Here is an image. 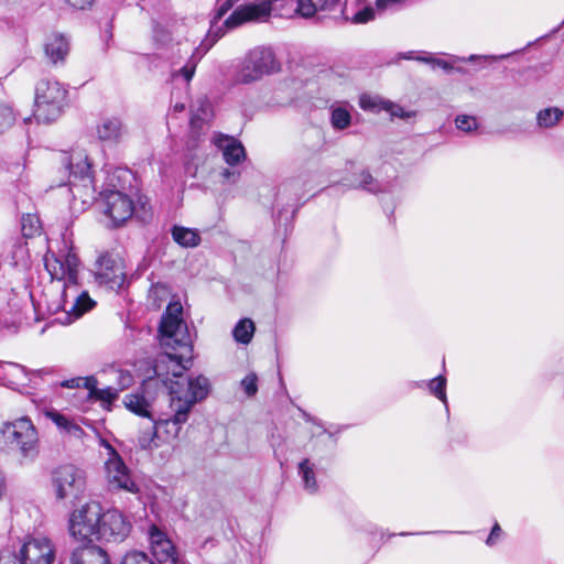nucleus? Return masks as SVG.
<instances>
[{"label": "nucleus", "mask_w": 564, "mask_h": 564, "mask_svg": "<svg viewBox=\"0 0 564 564\" xmlns=\"http://www.w3.org/2000/svg\"><path fill=\"white\" fill-rule=\"evenodd\" d=\"M79 264L80 261L74 248L68 247L66 242L57 253L48 250L44 256V265L52 279L63 281L62 308L73 313L76 318L95 304L87 292L79 293L77 290Z\"/></svg>", "instance_id": "obj_1"}, {"label": "nucleus", "mask_w": 564, "mask_h": 564, "mask_svg": "<svg viewBox=\"0 0 564 564\" xmlns=\"http://www.w3.org/2000/svg\"><path fill=\"white\" fill-rule=\"evenodd\" d=\"M67 89L57 80L42 78L35 86L33 117L39 123L58 119L66 106Z\"/></svg>", "instance_id": "obj_2"}, {"label": "nucleus", "mask_w": 564, "mask_h": 564, "mask_svg": "<svg viewBox=\"0 0 564 564\" xmlns=\"http://www.w3.org/2000/svg\"><path fill=\"white\" fill-rule=\"evenodd\" d=\"M1 433L9 448L18 452L22 458L33 460L37 456L39 435L29 417L6 422Z\"/></svg>", "instance_id": "obj_3"}, {"label": "nucleus", "mask_w": 564, "mask_h": 564, "mask_svg": "<svg viewBox=\"0 0 564 564\" xmlns=\"http://www.w3.org/2000/svg\"><path fill=\"white\" fill-rule=\"evenodd\" d=\"M365 0H297L296 12L304 17L311 18L317 11H328L339 13L344 19L351 20L352 23H367L375 18V9L365 6L361 9L349 14L348 4L351 2L356 7L362 4Z\"/></svg>", "instance_id": "obj_4"}, {"label": "nucleus", "mask_w": 564, "mask_h": 564, "mask_svg": "<svg viewBox=\"0 0 564 564\" xmlns=\"http://www.w3.org/2000/svg\"><path fill=\"white\" fill-rule=\"evenodd\" d=\"M61 163L68 173L69 191L74 198H83L93 188L94 177L91 162L84 150H73L69 153H62Z\"/></svg>", "instance_id": "obj_5"}, {"label": "nucleus", "mask_w": 564, "mask_h": 564, "mask_svg": "<svg viewBox=\"0 0 564 564\" xmlns=\"http://www.w3.org/2000/svg\"><path fill=\"white\" fill-rule=\"evenodd\" d=\"M279 62L269 47L251 50L237 68L235 80L239 84H250L279 70Z\"/></svg>", "instance_id": "obj_6"}, {"label": "nucleus", "mask_w": 564, "mask_h": 564, "mask_svg": "<svg viewBox=\"0 0 564 564\" xmlns=\"http://www.w3.org/2000/svg\"><path fill=\"white\" fill-rule=\"evenodd\" d=\"M101 507L97 502L85 503L75 510L69 519L70 534L80 541L93 542L101 522Z\"/></svg>", "instance_id": "obj_7"}, {"label": "nucleus", "mask_w": 564, "mask_h": 564, "mask_svg": "<svg viewBox=\"0 0 564 564\" xmlns=\"http://www.w3.org/2000/svg\"><path fill=\"white\" fill-rule=\"evenodd\" d=\"M53 486L57 499L76 500L86 488L85 473L70 464L59 466L53 473Z\"/></svg>", "instance_id": "obj_8"}, {"label": "nucleus", "mask_w": 564, "mask_h": 564, "mask_svg": "<svg viewBox=\"0 0 564 564\" xmlns=\"http://www.w3.org/2000/svg\"><path fill=\"white\" fill-rule=\"evenodd\" d=\"M214 144L223 153L224 161L229 165L221 171L220 175L228 184H235L240 177L239 163L246 159L243 145L232 137L218 135Z\"/></svg>", "instance_id": "obj_9"}, {"label": "nucleus", "mask_w": 564, "mask_h": 564, "mask_svg": "<svg viewBox=\"0 0 564 564\" xmlns=\"http://www.w3.org/2000/svg\"><path fill=\"white\" fill-rule=\"evenodd\" d=\"M95 279L99 285L119 291L126 282V272L121 261L112 253L104 251L96 261Z\"/></svg>", "instance_id": "obj_10"}, {"label": "nucleus", "mask_w": 564, "mask_h": 564, "mask_svg": "<svg viewBox=\"0 0 564 564\" xmlns=\"http://www.w3.org/2000/svg\"><path fill=\"white\" fill-rule=\"evenodd\" d=\"M104 204V213L118 227L130 219L134 213V205L131 197L120 189H104L100 193Z\"/></svg>", "instance_id": "obj_11"}, {"label": "nucleus", "mask_w": 564, "mask_h": 564, "mask_svg": "<svg viewBox=\"0 0 564 564\" xmlns=\"http://www.w3.org/2000/svg\"><path fill=\"white\" fill-rule=\"evenodd\" d=\"M182 314L183 307L180 303H170L162 315L159 332L162 337L173 339L180 346H188L189 334Z\"/></svg>", "instance_id": "obj_12"}, {"label": "nucleus", "mask_w": 564, "mask_h": 564, "mask_svg": "<svg viewBox=\"0 0 564 564\" xmlns=\"http://www.w3.org/2000/svg\"><path fill=\"white\" fill-rule=\"evenodd\" d=\"M131 531V523L124 516L113 509L102 513L101 522L97 531L96 541L119 543L126 540Z\"/></svg>", "instance_id": "obj_13"}, {"label": "nucleus", "mask_w": 564, "mask_h": 564, "mask_svg": "<svg viewBox=\"0 0 564 564\" xmlns=\"http://www.w3.org/2000/svg\"><path fill=\"white\" fill-rule=\"evenodd\" d=\"M210 390L209 380L204 376L191 377L187 379L186 388H181L176 381L170 387V398L177 399L182 406L188 408L192 412L193 406L207 398Z\"/></svg>", "instance_id": "obj_14"}, {"label": "nucleus", "mask_w": 564, "mask_h": 564, "mask_svg": "<svg viewBox=\"0 0 564 564\" xmlns=\"http://www.w3.org/2000/svg\"><path fill=\"white\" fill-rule=\"evenodd\" d=\"M170 409L173 412L170 417L155 420L162 442H169L176 438L183 424L187 422L191 413L187 405L185 408L182 406L177 399L170 398Z\"/></svg>", "instance_id": "obj_15"}, {"label": "nucleus", "mask_w": 564, "mask_h": 564, "mask_svg": "<svg viewBox=\"0 0 564 564\" xmlns=\"http://www.w3.org/2000/svg\"><path fill=\"white\" fill-rule=\"evenodd\" d=\"M413 54H414L413 52H409L406 55H404V58H406V59L414 58L416 61L423 62L425 64H429L433 69L438 67V68H442L446 73L456 70L462 74L465 73V69L462 67H455V64L457 62H475L477 59L497 61V59L507 58L511 55V54H502V55H498V56H496V55H484V56L470 55L467 58L458 57V56H451V58L447 61V59L435 57V56L424 53V52L420 53L417 56H413Z\"/></svg>", "instance_id": "obj_16"}, {"label": "nucleus", "mask_w": 564, "mask_h": 564, "mask_svg": "<svg viewBox=\"0 0 564 564\" xmlns=\"http://www.w3.org/2000/svg\"><path fill=\"white\" fill-rule=\"evenodd\" d=\"M54 550L48 539H31L21 546L19 560L21 564H52Z\"/></svg>", "instance_id": "obj_17"}, {"label": "nucleus", "mask_w": 564, "mask_h": 564, "mask_svg": "<svg viewBox=\"0 0 564 564\" xmlns=\"http://www.w3.org/2000/svg\"><path fill=\"white\" fill-rule=\"evenodd\" d=\"M106 471L109 484L118 489L129 492H138V485L131 479L129 470L119 456L111 457L106 463Z\"/></svg>", "instance_id": "obj_18"}, {"label": "nucleus", "mask_w": 564, "mask_h": 564, "mask_svg": "<svg viewBox=\"0 0 564 564\" xmlns=\"http://www.w3.org/2000/svg\"><path fill=\"white\" fill-rule=\"evenodd\" d=\"M308 183L307 177L297 176L283 182L276 193V202L286 200L288 204L295 207L292 210L294 215L297 210L299 203L305 194V187Z\"/></svg>", "instance_id": "obj_19"}, {"label": "nucleus", "mask_w": 564, "mask_h": 564, "mask_svg": "<svg viewBox=\"0 0 564 564\" xmlns=\"http://www.w3.org/2000/svg\"><path fill=\"white\" fill-rule=\"evenodd\" d=\"M69 48V40L62 33H52L45 39V56L48 62L55 66L63 65L65 63Z\"/></svg>", "instance_id": "obj_20"}, {"label": "nucleus", "mask_w": 564, "mask_h": 564, "mask_svg": "<svg viewBox=\"0 0 564 564\" xmlns=\"http://www.w3.org/2000/svg\"><path fill=\"white\" fill-rule=\"evenodd\" d=\"M223 33L219 30L218 32H216L215 36L212 40L207 39L204 42H202V44L198 47H196V50L193 52L186 64L178 70H175L173 73V77L177 78L178 76H182L186 83H189L195 74L196 66L200 58L209 51V48L214 45L217 39Z\"/></svg>", "instance_id": "obj_21"}, {"label": "nucleus", "mask_w": 564, "mask_h": 564, "mask_svg": "<svg viewBox=\"0 0 564 564\" xmlns=\"http://www.w3.org/2000/svg\"><path fill=\"white\" fill-rule=\"evenodd\" d=\"M70 564H111V562L105 549L87 544L72 553Z\"/></svg>", "instance_id": "obj_22"}, {"label": "nucleus", "mask_w": 564, "mask_h": 564, "mask_svg": "<svg viewBox=\"0 0 564 564\" xmlns=\"http://www.w3.org/2000/svg\"><path fill=\"white\" fill-rule=\"evenodd\" d=\"M184 25L181 23L153 24V40L160 47H170L174 43L181 44V34Z\"/></svg>", "instance_id": "obj_23"}, {"label": "nucleus", "mask_w": 564, "mask_h": 564, "mask_svg": "<svg viewBox=\"0 0 564 564\" xmlns=\"http://www.w3.org/2000/svg\"><path fill=\"white\" fill-rule=\"evenodd\" d=\"M126 134V127L118 117L105 118L97 126V135L101 142L115 144Z\"/></svg>", "instance_id": "obj_24"}, {"label": "nucleus", "mask_w": 564, "mask_h": 564, "mask_svg": "<svg viewBox=\"0 0 564 564\" xmlns=\"http://www.w3.org/2000/svg\"><path fill=\"white\" fill-rule=\"evenodd\" d=\"M265 10L257 4L238 7L225 21L227 29L237 28L246 22L258 21L265 15Z\"/></svg>", "instance_id": "obj_25"}, {"label": "nucleus", "mask_w": 564, "mask_h": 564, "mask_svg": "<svg viewBox=\"0 0 564 564\" xmlns=\"http://www.w3.org/2000/svg\"><path fill=\"white\" fill-rule=\"evenodd\" d=\"M161 435L158 431L155 419L149 417L145 424L140 427L137 444L141 449L150 451L160 446Z\"/></svg>", "instance_id": "obj_26"}, {"label": "nucleus", "mask_w": 564, "mask_h": 564, "mask_svg": "<svg viewBox=\"0 0 564 564\" xmlns=\"http://www.w3.org/2000/svg\"><path fill=\"white\" fill-rule=\"evenodd\" d=\"M297 474L306 492L310 495L318 492L319 486L316 479V465L311 459L304 458L299 463Z\"/></svg>", "instance_id": "obj_27"}, {"label": "nucleus", "mask_w": 564, "mask_h": 564, "mask_svg": "<svg viewBox=\"0 0 564 564\" xmlns=\"http://www.w3.org/2000/svg\"><path fill=\"white\" fill-rule=\"evenodd\" d=\"M123 404L126 408L132 413L142 416V417H152L151 413V402L144 395L143 391H137L129 393L123 399Z\"/></svg>", "instance_id": "obj_28"}, {"label": "nucleus", "mask_w": 564, "mask_h": 564, "mask_svg": "<svg viewBox=\"0 0 564 564\" xmlns=\"http://www.w3.org/2000/svg\"><path fill=\"white\" fill-rule=\"evenodd\" d=\"M3 379L10 387L25 386L29 380V371L25 367L15 362H4L2 365Z\"/></svg>", "instance_id": "obj_29"}, {"label": "nucleus", "mask_w": 564, "mask_h": 564, "mask_svg": "<svg viewBox=\"0 0 564 564\" xmlns=\"http://www.w3.org/2000/svg\"><path fill=\"white\" fill-rule=\"evenodd\" d=\"M173 240L184 248H194L200 243L199 232L195 229L174 225L171 229Z\"/></svg>", "instance_id": "obj_30"}, {"label": "nucleus", "mask_w": 564, "mask_h": 564, "mask_svg": "<svg viewBox=\"0 0 564 564\" xmlns=\"http://www.w3.org/2000/svg\"><path fill=\"white\" fill-rule=\"evenodd\" d=\"M133 178V174L130 170L117 167L108 176V184L106 189H120L126 192V189L131 186Z\"/></svg>", "instance_id": "obj_31"}, {"label": "nucleus", "mask_w": 564, "mask_h": 564, "mask_svg": "<svg viewBox=\"0 0 564 564\" xmlns=\"http://www.w3.org/2000/svg\"><path fill=\"white\" fill-rule=\"evenodd\" d=\"M372 194L388 192L390 189L389 182H379L376 180L369 171L364 170L359 174L358 184L355 186Z\"/></svg>", "instance_id": "obj_32"}, {"label": "nucleus", "mask_w": 564, "mask_h": 564, "mask_svg": "<svg viewBox=\"0 0 564 564\" xmlns=\"http://www.w3.org/2000/svg\"><path fill=\"white\" fill-rule=\"evenodd\" d=\"M564 112L557 107H547L536 113V124L543 129L555 127L563 118Z\"/></svg>", "instance_id": "obj_33"}, {"label": "nucleus", "mask_w": 564, "mask_h": 564, "mask_svg": "<svg viewBox=\"0 0 564 564\" xmlns=\"http://www.w3.org/2000/svg\"><path fill=\"white\" fill-rule=\"evenodd\" d=\"M256 330L254 323L250 318L240 319L232 329V336L237 343L249 344Z\"/></svg>", "instance_id": "obj_34"}, {"label": "nucleus", "mask_w": 564, "mask_h": 564, "mask_svg": "<svg viewBox=\"0 0 564 564\" xmlns=\"http://www.w3.org/2000/svg\"><path fill=\"white\" fill-rule=\"evenodd\" d=\"M416 387L427 386L430 392L441 400L445 406L447 408V397H446V378L442 375L431 379L429 382L421 381L415 382Z\"/></svg>", "instance_id": "obj_35"}, {"label": "nucleus", "mask_w": 564, "mask_h": 564, "mask_svg": "<svg viewBox=\"0 0 564 564\" xmlns=\"http://www.w3.org/2000/svg\"><path fill=\"white\" fill-rule=\"evenodd\" d=\"M330 123L335 130H344L351 123V115L344 106H332Z\"/></svg>", "instance_id": "obj_36"}, {"label": "nucleus", "mask_w": 564, "mask_h": 564, "mask_svg": "<svg viewBox=\"0 0 564 564\" xmlns=\"http://www.w3.org/2000/svg\"><path fill=\"white\" fill-rule=\"evenodd\" d=\"M89 390L86 393L88 399L98 400L104 403H111L118 398V391L111 387L105 389H98L97 383L90 384Z\"/></svg>", "instance_id": "obj_37"}, {"label": "nucleus", "mask_w": 564, "mask_h": 564, "mask_svg": "<svg viewBox=\"0 0 564 564\" xmlns=\"http://www.w3.org/2000/svg\"><path fill=\"white\" fill-rule=\"evenodd\" d=\"M151 551H152L153 556L156 558V561H159L161 563L167 562V561H174L175 549H174V545L172 544L171 540L163 541L160 544L152 546Z\"/></svg>", "instance_id": "obj_38"}, {"label": "nucleus", "mask_w": 564, "mask_h": 564, "mask_svg": "<svg viewBox=\"0 0 564 564\" xmlns=\"http://www.w3.org/2000/svg\"><path fill=\"white\" fill-rule=\"evenodd\" d=\"M387 101L388 100L381 99L380 97L364 94L359 98V106L364 110L378 111L386 109L384 104H387Z\"/></svg>", "instance_id": "obj_39"}, {"label": "nucleus", "mask_w": 564, "mask_h": 564, "mask_svg": "<svg viewBox=\"0 0 564 564\" xmlns=\"http://www.w3.org/2000/svg\"><path fill=\"white\" fill-rule=\"evenodd\" d=\"M94 383H97V380L95 377H77V378L64 380V381L59 382V386L63 388H69V389L83 388L85 393H87L90 388L89 386L94 384Z\"/></svg>", "instance_id": "obj_40"}, {"label": "nucleus", "mask_w": 564, "mask_h": 564, "mask_svg": "<svg viewBox=\"0 0 564 564\" xmlns=\"http://www.w3.org/2000/svg\"><path fill=\"white\" fill-rule=\"evenodd\" d=\"M15 121V115L10 105L0 101V133L9 129Z\"/></svg>", "instance_id": "obj_41"}, {"label": "nucleus", "mask_w": 564, "mask_h": 564, "mask_svg": "<svg viewBox=\"0 0 564 564\" xmlns=\"http://www.w3.org/2000/svg\"><path fill=\"white\" fill-rule=\"evenodd\" d=\"M46 415L59 427L67 432H77L82 431V429L70 422L65 415L56 412V411H48Z\"/></svg>", "instance_id": "obj_42"}, {"label": "nucleus", "mask_w": 564, "mask_h": 564, "mask_svg": "<svg viewBox=\"0 0 564 564\" xmlns=\"http://www.w3.org/2000/svg\"><path fill=\"white\" fill-rule=\"evenodd\" d=\"M234 7V0H217L215 15L212 20L209 33L214 32L217 23L223 19V17Z\"/></svg>", "instance_id": "obj_43"}, {"label": "nucleus", "mask_w": 564, "mask_h": 564, "mask_svg": "<svg viewBox=\"0 0 564 564\" xmlns=\"http://www.w3.org/2000/svg\"><path fill=\"white\" fill-rule=\"evenodd\" d=\"M121 564H154L150 557L140 551H131L128 552L122 561Z\"/></svg>", "instance_id": "obj_44"}, {"label": "nucleus", "mask_w": 564, "mask_h": 564, "mask_svg": "<svg viewBox=\"0 0 564 564\" xmlns=\"http://www.w3.org/2000/svg\"><path fill=\"white\" fill-rule=\"evenodd\" d=\"M456 128L464 132H471L477 129V119L473 116L460 115L455 119Z\"/></svg>", "instance_id": "obj_45"}, {"label": "nucleus", "mask_w": 564, "mask_h": 564, "mask_svg": "<svg viewBox=\"0 0 564 564\" xmlns=\"http://www.w3.org/2000/svg\"><path fill=\"white\" fill-rule=\"evenodd\" d=\"M386 109L392 117L401 118V119H409L411 118L414 112L406 111L403 107L393 104L392 101L388 100L387 104H384Z\"/></svg>", "instance_id": "obj_46"}, {"label": "nucleus", "mask_w": 564, "mask_h": 564, "mask_svg": "<svg viewBox=\"0 0 564 564\" xmlns=\"http://www.w3.org/2000/svg\"><path fill=\"white\" fill-rule=\"evenodd\" d=\"M258 378L254 373L247 375L241 380V387L243 388V391L248 397H252L258 391V384H257Z\"/></svg>", "instance_id": "obj_47"}, {"label": "nucleus", "mask_w": 564, "mask_h": 564, "mask_svg": "<svg viewBox=\"0 0 564 564\" xmlns=\"http://www.w3.org/2000/svg\"><path fill=\"white\" fill-rule=\"evenodd\" d=\"M408 0H376V7L378 10H398Z\"/></svg>", "instance_id": "obj_48"}, {"label": "nucleus", "mask_w": 564, "mask_h": 564, "mask_svg": "<svg viewBox=\"0 0 564 564\" xmlns=\"http://www.w3.org/2000/svg\"><path fill=\"white\" fill-rule=\"evenodd\" d=\"M149 539H150L151 547L156 544H160L163 541H170V539L166 536V534L164 532H162L160 529H158L156 527L151 528Z\"/></svg>", "instance_id": "obj_49"}, {"label": "nucleus", "mask_w": 564, "mask_h": 564, "mask_svg": "<svg viewBox=\"0 0 564 564\" xmlns=\"http://www.w3.org/2000/svg\"><path fill=\"white\" fill-rule=\"evenodd\" d=\"M0 564H21L19 557L10 550L0 552Z\"/></svg>", "instance_id": "obj_50"}, {"label": "nucleus", "mask_w": 564, "mask_h": 564, "mask_svg": "<svg viewBox=\"0 0 564 564\" xmlns=\"http://www.w3.org/2000/svg\"><path fill=\"white\" fill-rule=\"evenodd\" d=\"M502 534V530H501V527L499 525L498 522H496L492 528H491V531L486 540V544L488 546H492L497 540L501 536Z\"/></svg>", "instance_id": "obj_51"}, {"label": "nucleus", "mask_w": 564, "mask_h": 564, "mask_svg": "<svg viewBox=\"0 0 564 564\" xmlns=\"http://www.w3.org/2000/svg\"><path fill=\"white\" fill-rule=\"evenodd\" d=\"M166 357H167L169 359H171V360H175V361H177V365L180 366V370H178V371H174V372H173V376H174V377H180V376H181L182 370L187 369L188 364L191 362V360H189V359L183 360L181 357H178V356H176V355H167Z\"/></svg>", "instance_id": "obj_52"}, {"label": "nucleus", "mask_w": 564, "mask_h": 564, "mask_svg": "<svg viewBox=\"0 0 564 564\" xmlns=\"http://www.w3.org/2000/svg\"><path fill=\"white\" fill-rule=\"evenodd\" d=\"M70 7L78 9V10H85L89 8L94 0H65Z\"/></svg>", "instance_id": "obj_53"}, {"label": "nucleus", "mask_w": 564, "mask_h": 564, "mask_svg": "<svg viewBox=\"0 0 564 564\" xmlns=\"http://www.w3.org/2000/svg\"><path fill=\"white\" fill-rule=\"evenodd\" d=\"M347 427H348V425H336L334 431L328 430V429H324L323 433L327 434L329 438H332V440H334V442H336L337 441V434H339L340 432L345 431Z\"/></svg>", "instance_id": "obj_54"}, {"label": "nucleus", "mask_w": 564, "mask_h": 564, "mask_svg": "<svg viewBox=\"0 0 564 564\" xmlns=\"http://www.w3.org/2000/svg\"><path fill=\"white\" fill-rule=\"evenodd\" d=\"M120 379H121V388H126L130 384L132 381V377L129 372H120Z\"/></svg>", "instance_id": "obj_55"}, {"label": "nucleus", "mask_w": 564, "mask_h": 564, "mask_svg": "<svg viewBox=\"0 0 564 564\" xmlns=\"http://www.w3.org/2000/svg\"><path fill=\"white\" fill-rule=\"evenodd\" d=\"M6 491H7L6 477L2 473V470L0 469V501L2 500Z\"/></svg>", "instance_id": "obj_56"}, {"label": "nucleus", "mask_w": 564, "mask_h": 564, "mask_svg": "<svg viewBox=\"0 0 564 564\" xmlns=\"http://www.w3.org/2000/svg\"><path fill=\"white\" fill-rule=\"evenodd\" d=\"M26 220H31V216L30 215H28L26 218L23 217L22 229H23L25 236H32L35 231H37V229L36 228L35 229L31 228L30 231H26V225H25Z\"/></svg>", "instance_id": "obj_57"}, {"label": "nucleus", "mask_w": 564, "mask_h": 564, "mask_svg": "<svg viewBox=\"0 0 564 564\" xmlns=\"http://www.w3.org/2000/svg\"><path fill=\"white\" fill-rule=\"evenodd\" d=\"M448 533H453L452 531H429V532H419L417 534H448ZM411 533H408V532H402L400 533V535L404 536V535H410Z\"/></svg>", "instance_id": "obj_58"}, {"label": "nucleus", "mask_w": 564, "mask_h": 564, "mask_svg": "<svg viewBox=\"0 0 564 564\" xmlns=\"http://www.w3.org/2000/svg\"><path fill=\"white\" fill-rule=\"evenodd\" d=\"M31 373L32 375H36L39 377H42L44 375L53 373V369H51V368L40 369V370L32 371Z\"/></svg>", "instance_id": "obj_59"}, {"label": "nucleus", "mask_w": 564, "mask_h": 564, "mask_svg": "<svg viewBox=\"0 0 564 564\" xmlns=\"http://www.w3.org/2000/svg\"><path fill=\"white\" fill-rule=\"evenodd\" d=\"M302 412V417L308 422V423H312V422H315V416H312L310 413H307L306 411H303L301 410Z\"/></svg>", "instance_id": "obj_60"}, {"label": "nucleus", "mask_w": 564, "mask_h": 564, "mask_svg": "<svg viewBox=\"0 0 564 564\" xmlns=\"http://www.w3.org/2000/svg\"><path fill=\"white\" fill-rule=\"evenodd\" d=\"M185 110V105L182 104V102H176L174 106H173V111L174 112H182Z\"/></svg>", "instance_id": "obj_61"}, {"label": "nucleus", "mask_w": 564, "mask_h": 564, "mask_svg": "<svg viewBox=\"0 0 564 564\" xmlns=\"http://www.w3.org/2000/svg\"><path fill=\"white\" fill-rule=\"evenodd\" d=\"M312 424L321 427L322 430L325 429L323 422L319 419H317V417H315V422H312Z\"/></svg>", "instance_id": "obj_62"}, {"label": "nucleus", "mask_w": 564, "mask_h": 564, "mask_svg": "<svg viewBox=\"0 0 564 564\" xmlns=\"http://www.w3.org/2000/svg\"><path fill=\"white\" fill-rule=\"evenodd\" d=\"M197 119H202V120H204L205 118H202L199 115H195V116H193V117H192V119H191V123H192V124H195V122H196V120H197Z\"/></svg>", "instance_id": "obj_63"}, {"label": "nucleus", "mask_w": 564, "mask_h": 564, "mask_svg": "<svg viewBox=\"0 0 564 564\" xmlns=\"http://www.w3.org/2000/svg\"><path fill=\"white\" fill-rule=\"evenodd\" d=\"M281 219H282V210H280L278 214V220L281 221Z\"/></svg>", "instance_id": "obj_64"}]
</instances>
